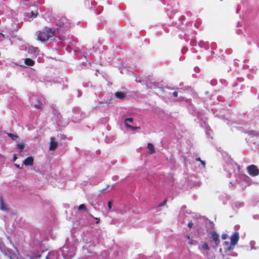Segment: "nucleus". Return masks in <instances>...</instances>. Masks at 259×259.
I'll return each mask as SVG.
<instances>
[{
    "instance_id": "4468645a",
    "label": "nucleus",
    "mask_w": 259,
    "mask_h": 259,
    "mask_svg": "<svg viewBox=\"0 0 259 259\" xmlns=\"http://www.w3.org/2000/svg\"><path fill=\"white\" fill-rule=\"evenodd\" d=\"M8 136L10 137L13 140H15L18 138V136L16 135H14L12 133H8Z\"/></svg>"
},
{
    "instance_id": "c756f323",
    "label": "nucleus",
    "mask_w": 259,
    "mask_h": 259,
    "mask_svg": "<svg viewBox=\"0 0 259 259\" xmlns=\"http://www.w3.org/2000/svg\"><path fill=\"white\" fill-rule=\"evenodd\" d=\"M17 156H16V155L15 154H14V155H13V161H16V159H17Z\"/></svg>"
},
{
    "instance_id": "6ab92c4d",
    "label": "nucleus",
    "mask_w": 259,
    "mask_h": 259,
    "mask_svg": "<svg viewBox=\"0 0 259 259\" xmlns=\"http://www.w3.org/2000/svg\"><path fill=\"white\" fill-rule=\"evenodd\" d=\"M37 14H38V13L37 12H34L31 11L30 17L31 18H34L37 17Z\"/></svg>"
},
{
    "instance_id": "f03ea898",
    "label": "nucleus",
    "mask_w": 259,
    "mask_h": 259,
    "mask_svg": "<svg viewBox=\"0 0 259 259\" xmlns=\"http://www.w3.org/2000/svg\"><path fill=\"white\" fill-rule=\"evenodd\" d=\"M55 23L57 26V29L58 31L63 32L69 30L70 27L69 21L64 16L58 17L56 18Z\"/></svg>"
},
{
    "instance_id": "bb28decb",
    "label": "nucleus",
    "mask_w": 259,
    "mask_h": 259,
    "mask_svg": "<svg viewBox=\"0 0 259 259\" xmlns=\"http://www.w3.org/2000/svg\"><path fill=\"white\" fill-rule=\"evenodd\" d=\"M5 38V35L0 32V39L1 40H2V39H4Z\"/></svg>"
},
{
    "instance_id": "c85d7f7f",
    "label": "nucleus",
    "mask_w": 259,
    "mask_h": 259,
    "mask_svg": "<svg viewBox=\"0 0 259 259\" xmlns=\"http://www.w3.org/2000/svg\"><path fill=\"white\" fill-rule=\"evenodd\" d=\"M172 95L175 97H177L178 96V92L176 91L173 92Z\"/></svg>"
},
{
    "instance_id": "412c9836",
    "label": "nucleus",
    "mask_w": 259,
    "mask_h": 259,
    "mask_svg": "<svg viewBox=\"0 0 259 259\" xmlns=\"http://www.w3.org/2000/svg\"><path fill=\"white\" fill-rule=\"evenodd\" d=\"M1 209L3 210H5L6 209V208L5 206L4 203L3 201V200H1Z\"/></svg>"
},
{
    "instance_id": "4c0bfd02",
    "label": "nucleus",
    "mask_w": 259,
    "mask_h": 259,
    "mask_svg": "<svg viewBox=\"0 0 259 259\" xmlns=\"http://www.w3.org/2000/svg\"><path fill=\"white\" fill-rule=\"evenodd\" d=\"M195 26H196V27H198V25H196V24H195Z\"/></svg>"
},
{
    "instance_id": "e433bc0d",
    "label": "nucleus",
    "mask_w": 259,
    "mask_h": 259,
    "mask_svg": "<svg viewBox=\"0 0 259 259\" xmlns=\"http://www.w3.org/2000/svg\"><path fill=\"white\" fill-rule=\"evenodd\" d=\"M195 26H196V27H198V25H196V24H195Z\"/></svg>"
},
{
    "instance_id": "6e6552de",
    "label": "nucleus",
    "mask_w": 259,
    "mask_h": 259,
    "mask_svg": "<svg viewBox=\"0 0 259 259\" xmlns=\"http://www.w3.org/2000/svg\"><path fill=\"white\" fill-rule=\"evenodd\" d=\"M28 52L30 54H34L35 55H38L39 53V50L37 47H30L28 48Z\"/></svg>"
},
{
    "instance_id": "cd10ccee",
    "label": "nucleus",
    "mask_w": 259,
    "mask_h": 259,
    "mask_svg": "<svg viewBox=\"0 0 259 259\" xmlns=\"http://www.w3.org/2000/svg\"><path fill=\"white\" fill-rule=\"evenodd\" d=\"M34 107L36 108L41 109V106L40 104H36L34 105Z\"/></svg>"
},
{
    "instance_id": "9d476101",
    "label": "nucleus",
    "mask_w": 259,
    "mask_h": 259,
    "mask_svg": "<svg viewBox=\"0 0 259 259\" xmlns=\"http://www.w3.org/2000/svg\"><path fill=\"white\" fill-rule=\"evenodd\" d=\"M115 96L116 98L120 99H123L125 96L126 95L125 93L121 92H117L115 94Z\"/></svg>"
},
{
    "instance_id": "b1692460",
    "label": "nucleus",
    "mask_w": 259,
    "mask_h": 259,
    "mask_svg": "<svg viewBox=\"0 0 259 259\" xmlns=\"http://www.w3.org/2000/svg\"><path fill=\"white\" fill-rule=\"evenodd\" d=\"M90 215H91V217H92V218H94L96 220V224H99V223L100 222V219L99 218H95L92 214H90Z\"/></svg>"
},
{
    "instance_id": "2f4dec72",
    "label": "nucleus",
    "mask_w": 259,
    "mask_h": 259,
    "mask_svg": "<svg viewBox=\"0 0 259 259\" xmlns=\"http://www.w3.org/2000/svg\"><path fill=\"white\" fill-rule=\"evenodd\" d=\"M196 161H200V162H204V161H202L200 159V158L198 157L197 158H196Z\"/></svg>"
},
{
    "instance_id": "a878e982",
    "label": "nucleus",
    "mask_w": 259,
    "mask_h": 259,
    "mask_svg": "<svg viewBox=\"0 0 259 259\" xmlns=\"http://www.w3.org/2000/svg\"><path fill=\"white\" fill-rule=\"evenodd\" d=\"M193 226V223L192 222H189L188 224V226L189 228H191Z\"/></svg>"
},
{
    "instance_id": "393cba45",
    "label": "nucleus",
    "mask_w": 259,
    "mask_h": 259,
    "mask_svg": "<svg viewBox=\"0 0 259 259\" xmlns=\"http://www.w3.org/2000/svg\"><path fill=\"white\" fill-rule=\"evenodd\" d=\"M227 237H228V235H227V234H222V238L223 239H227Z\"/></svg>"
},
{
    "instance_id": "39448f33",
    "label": "nucleus",
    "mask_w": 259,
    "mask_h": 259,
    "mask_svg": "<svg viewBox=\"0 0 259 259\" xmlns=\"http://www.w3.org/2000/svg\"><path fill=\"white\" fill-rule=\"evenodd\" d=\"M5 254L9 259H19L18 253L17 251H13L10 249L5 250Z\"/></svg>"
},
{
    "instance_id": "f3484780",
    "label": "nucleus",
    "mask_w": 259,
    "mask_h": 259,
    "mask_svg": "<svg viewBox=\"0 0 259 259\" xmlns=\"http://www.w3.org/2000/svg\"><path fill=\"white\" fill-rule=\"evenodd\" d=\"M17 148L21 151L24 148V144L23 143L17 144Z\"/></svg>"
},
{
    "instance_id": "ddd939ff",
    "label": "nucleus",
    "mask_w": 259,
    "mask_h": 259,
    "mask_svg": "<svg viewBox=\"0 0 259 259\" xmlns=\"http://www.w3.org/2000/svg\"><path fill=\"white\" fill-rule=\"evenodd\" d=\"M125 125L126 127L129 128L131 130H133V131L141 128V127L140 126H132V125H131L130 124H128L127 123H125Z\"/></svg>"
},
{
    "instance_id": "aec40b11",
    "label": "nucleus",
    "mask_w": 259,
    "mask_h": 259,
    "mask_svg": "<svg viewBox=\"0 0 259 259\" xmlns=\"http://www.w3.org/2000/svg\"><path fill=\"white\" fill-rule=\"evenodd\" d=\"M167 199H164V200H163L161 203H160L158 205V207H161V206H164V205H166V203H167Z\"/></svg>"
},
{
    "instance_id": "473e14b6",
    "label": "nucleus",
    "mask_w": 259,
    "mask_h": 259,
    "mask_svg": "<svg viewBox=\"0 0 259 259\" xmlns=\"http://www.w3.org/2000/svg\"><path fill=\"white\" fill-rule=\"evenodd\" d=\"M189 244L192 245L193 244V241L192 239L190 240L189 242H188Z\"/></svg>"
},
{
    "instance_id": "9b49d317",
    "label": "nucleus",
    "mask_w": 259,
    "mask_h": 259,
    "mask_svg": "<svg viewBox=\"0 0 259 259\" xmlns=\"http://www.w3.org/2000/svg\"><path fill=\"white\" fill-rule=\"evenodd\" d=\"M24 63L28 66H32L34 64V62L30 58H26L24 60Z\"/></svg>"
},
{
    "instance_id": "7ed1b4c3",
    "label": "nucleus",
    "mask_w": 259,
    "mask_h": 259,
    "mask_svg": "<svg viewBox=\"0 0 259 259\" xmlns=\"http://www.w3.org/2000/svg\"><path fill=\"white\" fill-rule=\"evenodd\" d=\"M239 238V233L238 232L234 233L231 237V243L227 250L230 251L233 250L234 246L237 244Z\"/></svg>"
},
{
    "instance_id": "f704fd0d",
    "label": "nucleus",
    "mask_w": 259,
    "mask_h": 259,
    "mask_svg": "<svg viewBox=\"0 0 259 259\" xmlns=\"http://www.w3.org/2000/svg\"><path fill=\"white\" fill-rule=\"evenodd\" d=\"M202 166L203 167H205V163H201Z\"/></svg>"
},
{
    "instance_id": "7c9ffc66",
    "label": "nucleus",
    "mask_w": 259,
    "mask_h": 259,
    "mask_svg": "<svg viewBox=\"0 0 259 259\" xmlns=\"http://www.w3.org/2000/svg\"><path fill=\"white\" fill-rule=\"evenodd\" d=\"M224 244L225 245H226L227 246H228V247L230 245V244L229 243V242L228 241H225Z\"/></svg>"
},
{
    "instance_id": "20e7f679",
    "label": "nucleus",
    "mask_w": 259,
    "mask_h": 259,
    "mask_svg": "<svg viewBox=\"0 0 259 259\" xmlns=\"http://www.w3.org/2000/svg\"><path fill=\"white\" fill-rule=\"evenodd\" d=\"M248 173L252 177H255L259 175V169L255 165L252 164L247 167Z\"/></svg>"
},
{
    "instance_id": "dca6fc26",
    "label": "nucleus",
    "mask_w": 259,
    "mask_h": 259,
    "mask_svg": "<svg viewBox=\"0 0 259 259\" xmlns=\"http://www.w3.org/2000/svg\"><path fill=\"white\" fill-rule=\"evenodd\" d=\"M202 248L205 250H209V247L207 244V243L205 242L201 246Z\"/></svg>"
},
{
    "instance_id": "0eeeda50",
    "label": "nucleus",
    "mask_w": 259,
    "mask_h": 259,
    "mask_svg": "<svg viewBox=\"0 0 259 259\" xmlns=\"http://www.w3.org/2000/svg\"><path fill=\"white\" fill-rule=\"evenodd\" d=\"M58 146V143L54 137H51L50 142V150H55Z\"/></svg>"
},
{
    "instance_id": "c9c22d12",
    "label": "nucleus",
    "mask_w": 259,
    "mask_h": 259,
    "mask_svg": "<svg viewBox=\"0 0 259 259\" xmlns=\"http://www.w3.org/2000/svg\"><path fill=\"white\" fill-rule=\"evenodd\" d=\"M104 190H105V189H102V190H101V191H102V192H103Z\"/></svg>"
},
{
    "instance_id": "f257e3e1",
    "label": "nucleus",
    "mask_w": 259,
    "mask_h": 259,
    "mask_svg": "<svg viewBox=\"0 0 259 259\" xmlns=\"http://www.w3.org/2000/svg\"><path fill=\"white\" fill-rule=\"evenodd\" d=\"M56 33L54 27H45L43 29L36 32L35 35L37 40L45 42L50 38L53 37Z\"/></svg>"
},
{
    "instance_id": "a211bd4d",
    "label": "nucleus",
    "mask_w": 259,
    "mask_h": 259,
    "mask_svg": "<svg viewBox=\"0 0 259 259\" xmlns=\"http://www.w3.org/2000/svg\"><path fill=\"white\" fill-rule=\"evenodd\" d=\"M33 158L32 156L28 157L23 162H33Z\"/></svg>"
},
{
    "instance_id": "1a4fd4ad",
    "label": "nucleus",
    "mask_w": 259,
    "mask_h": 259,
    "mask_svg": "<svg viewBox=\"0 0 259 259\" xmlns=\"http://www.w3.org/2000/svg\"><path fill=\"white\" fill-rule=\"evenodd\" d=\"M147 148L149 150V152L150 154H153L154 153H155V148H154V145L152 143H148Z\"/></svg>"
},
{
    "instance_id": "f8f14e48",
    "label": "nucleus",
    "mask_w": 259,
    "mask_h": 259,
    "mask_svg": "<svg viewBox=\"0 0 259 259\" xmlns=\"http://www.w3.org/2000/svg\"><path fill=\"white\" fill-rule=\"evenodd\" d=\"M33 163H21V164H17L15 163L14 165L15 166L21 169L23 167V165L27 166V165H30L32 166Z\"/></svg>"
},
{
    "instance_id": "4be33fe9",
    "label": "nucleus",
    "mask_w": 259,
    "mask_h": 259,
    "mask_svg": "<svg viewBox=\"0 0 259 259\" xmlns=\"http://www.w3.org/2000/svg\"><path fill=\"white\" fill-rule=\"evenodd\" d=\"M127 121H128L130 122H133V118H131V117L126 118L125 119V123H127Z\"/></svg>"
},
{
    "instance_id": "423d86ee",
    "label": "nucleus",
    "mask_w": 259,
    "mask_h": 259,
    "mask_svg": "<svg viewBox=\"0 0 259 259\" xmlns=\"http://www.w3.org/2000/svg\"><path fill=\"white\" fill-rule=\"evenodd\" d=\"M211 238L214 242L216 245H218L220 243L219 235L215 231H212L210 233Z\"/></svg>"
},
{
    "instance_id": "2eb2a0df",
    "label": "nucleus",
    "mask_w": 259,
    "mask_h": 259,
    "mask_svg": "<svg viewBox=\"0 0 259 259\" xmlns=\"http://www.w3.org/2000/svg\"><path fill=\"white\" fill-rule=\"evenodd\" d=\"M78 209L79 210H84V211H85L87 212L88 211V209L86 208L85 205L83 204L79 205L78 206Z\"/></svg>"
},
{
    "instance_id": "5701e85b",
    "label": "nucleus",
    "mask_w": 259,
    "mask_h": 259,
    "mask_svg": "<svg viewBox=\"0 0 259 259\" xmlns=\"http://www.w3.org/2000/svg\"><path fill=\"white\" fill-rule=\"evenodd\" d=\"M108 207L109 209H111L112 207V201H109L108 202Z\"/></svg>"
},
{
    "instance_id": "72a5a7b5",
    "label": "nucleus",
    "mask_w": 259,
    "mask_h": 259,
    "mask_svg": "<svg viewBox=\"0 0 259 259\" xmlns=\"http://www.w3.org/2000/svg\"><path fill=\"white\" fill-rule=\"evenodd\" d=\"M186 238L188 239H189V240H191V236L190 235H187L186 236Z\"/></svg>"
}]
</instances>
